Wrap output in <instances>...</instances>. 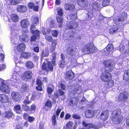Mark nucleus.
<instances>
[{"label": "nucleus", "instance_id": "nucleus-1", "mask_svg": "<svg viewBox=\"0 0 129 129\" xmlns=\"http://www.w3.org/2000/svg\"><path fill=\"white\" fill-rule=\"evenodd\" d=\"M20 68L19 67L17 66L15 67L14 72L10 80L5 81L0 79V83L1 84V86H0V90L6 93H9L10 89L8 87L9 85H11L12 86L17 87L20 82Z\"/></svg>", "mask_w": 129, "mask_h": 129}, {"label": "nucleus", "instance_id": "nucleus-2", "mask_svg": "<svg viewBox=\"0 0 129 129\" xmlns=\"http://www.w3.org/2000/svg\"><path fill=\"white\" fill-rule=\"evenodd\" d=\"M103 63L105 66L106 73L103 74L101 77V80L104 82H107L111 79V75L109 73L113 69L114 66V61L109 60L104 61Z\"/></svg>", "mask_w": 129, "mask_h": 129}, {"label": "nucleus", "instance_id": "nucleus-3", "mask_svg": "<svg viewBox=\"0 0 129 129\" xmlns=\"http://www.w3.org/2000/svg\"><path fill=\"white\" fill-rule=\"evenodd\" d=\"M112 120L114 124H119L123 120V117L121 115L120 109H116L112 113Z\"/></svg>", "mask_w": 129, "mask_h": 129}, {"label": "nucleus", "instance_id": "nucleus-4", "mask_svg": "<svg viewBox=\"0 0 129 129\" xmlns=\"http://www.w3.org/2000/svg\"><path fill=\"white\" fill-rule=\"evenodd\" d=\"M17 27L15 25H13L11 27V39L12 42L13 43V46L16 47L18 42V40L16 37L18 36V31L16 29Z\"/></svg>", "mask_w": 129, "mask_h": 129}, {"label": "nucleus", "instance_id": "nucleus-5", "mask_svg": "<svg viewBox=\"0 0 129 129\" xmlns=\"http://www.w3.org/2000/svg\"><path fill=\"white\" fill-rule=\"evenodd\" d=\"M56 56L55 53L53 56L51 62L49 61H46L44 62L42 67V69L45 70L46 72L49 71H52L53 69V66L55 65Z\"/></svg>", "mask_w": 129, "mask_h": 129}, {"label": "nucleus", "instance_id": "nucleus-6", "mask_svg": "<svg viewBox=\"0 0 129 129\" xmlns=\"http://www.w3.org/2000/svg\"><path fill=\"white\" fill-rule=\"evenodd\" d=\"M95 48L92 43H88L83 48V52L85 54H88L94 52Z\"/></svg>", "mask_w": 129, "mask_h": 129}, {"label": "nucleus", "instance_id": "nucleus-7", "mask_svg": "<svg viewBox=\"0 0 129 129\" xmlns=\"http://www.w3.org/2000/svg\"><path fill=\"white\" fill-rule=\"evenodd\" d=\"M128 96V92L126 90H124L120 93L119 96L118 98L120 101L124 102L127 100Z\"/></svg>", "mask_w": 129, "mask_h": 129}, {"label": "nucleus", "instance_id": "nucleus-8", "mask_svg": "<svg viewBox=\"0 0 129 129\" xmlns=\"http://www.w3.org/2000/svg\"><path fill=\"white\" fill-rule=\"evenodd\" d=\"M79 24L78 22L70 21L68 22L67 24L64 26V28L66 29H75L78 26Z\"/></svg>", "mask_w": 129, "mask_h": 129}, {"label": "nucleus", "instance_id": "nucleus-9", "mask_svg": "<svg viewBox=\"0 0 129 129\" xmlns=\"http://www.w3.org/2000/svg\"><path fill=\"white\" fill-rule=\"evenodd\" d=\"M39 4L38 2L36 3V4L35 5V4L33 3H30L28 4V6L29 9H32L35 11L37 12L39 10Z\"/></svg>", "mask_w": 129, "mask_h": 129}, {"label": "nucleus", "instance_id": "nucleus-10", "mask_svg": "<svg viewBox=\"0 0 129 129\" xmlns=\"http://www.w3.org/2000/svg\"><path fill=\"white\" fill-rule=\"evenodd\" d=\"M32 73L30 71H27L25 72L21 76L22 79L24 80L26 79H30L32 77Z\"/></svg>", "mask_w": 129, "mask_h": 129}, {"label": "nucleus", "instance_id": "nucleus-11", "mask_svg": "<svg viewBox=\"0 0 129 129\" xmlns=\"http://www.w3.org/2000/svg\"><path fill=\"white\" fill-rule=\"evenodd\" d=\"M20 24L22 27L26 28L28 26L29 24V23L27 19H25L21 21Z\"/></svg>", "mask_w": 129, "mask_h": 129}, {"label": "nucleus", "instance_id": "nucleus-12", "mask_svg": "<svg viewBox=\"0 0 129 129\" xmlns=\"http://www.w3.org/2000/svg\"><path fill=\"white\" fill-rule=\"evenodd\" d=\"M12 99L16 101H18L20 100V96L18 92H13L11 94Z\"/></svg>", "mask_w": 129, "mask_h": 129}, {"label": "nucleus", "instance_id": "nucleus-13", "mask_svg": "<svg viewBox=\"0 0 129 129\" xmlns=\"http://www.w3.org/2000/svg\"><path fill=\"white\" fill-rule=\"evenodd\" d=\"M108 116L109 113L108 111H103L101 115V119L103 121H105L108 119Z\"/></svg>", "mask_w": 129, "mask_h": 129}, {"label": "nucleus", "instance_id": "nucleus-14", "mask_svg": "<svg viewBox=\"0 0 129 129\" xmlns=\"http://www.w3.org/2000/svg\"><path fill=\"white\" fill-rule=\"evenodd\" d=\"M25 46V45L22 44H20L16 46L15 48L17 51L18 52H23L24 50Z\"/></svg>", "mask_w": 129, "mask_h": 129}, {"label": "nucleus", "instance_id": "nucleus-15", "mask_svg": "<svg viewBox=\"0 0 129 129\" xmlns=\"http://www.w3.org/2000/svg\"><path fill=\"white\" fill-rule=\"evenodd\" d=\"M34 35L32 36L30 38L31 41H35V40L39 37V31L38 30H36L32 33Z\"/></svg>", "mask_w": 129, "mask_h": 129}, {"label": "nucleus", "instance_id": "nucleus-16", "mask_svg": "<svg viewBox=\"0 0 129 129\" xmlns=\"http://www.w3.org/2000/svg\"><path fill=\"white\" fill-rule=\"evenodd\" d=\"M16 9L17 11L20 13H23L27 10V7L24 5H18L17 6Z\"/></svg>", "mask_w": 129, "mask_h": 129}, {"label": "nucleus", "instance_id": "nucleus-17", "mask_svg": "<svg viewBox=\"0 0 129 129\" xmlns=\"http://www.w3.org/2000/svg\"><path fill=\"white\" fill-rule=\"evenodd\" d=\"M94 112L93 111L88 110L86 111L85 112V115L87 118H90L94 115Z\"/></svg>", "mask_w": 129, "mask_h": 129}, {"label": "nucleus", "instance_id": "nucleus-18", "mask_svg": "<svg viewBox=\"0 0 129 129\" xmlns=\"http://www.w3.org/2000/svg\"><path fill=\"white\" fill-rule=\"evenodd\" d=\"M82 124L87 129L93 128L92 129H98V127L95 126L94 125L91 123H87L84 121H83Z\"/></svg>", "mask_w": 129, "mask_h": 129}, {"label": "nucleus", "instance_id": "nucleus-19", "mask_svg": "<svg viewBox=\"0 0 129 129\" xmlns=\"http://www.w3.org/2000/svg\"><path fill=\"white\" fill-rule=\"evenodd\" d=\"M0 101L2 103H6L8 102V96L5 94H0Z\"/></svg>", "mask_w": 129, "mask_h": 129}, {"label": "nucleus", "instance_id": "nucleus-20", "mask_svg": "<svg viewBox=\"0 0 129 129\" xmlns=\"http://www.w3.org/2000/svg\"><path fill=\"white\" fill-rule=\"evenodd\" d=\"M77 4L80 7H84L88 5V2L86 0H77Z\"/></svg>", "mask_w": 129, "mask_h": 129}, {"label": "nucleus", "instance_id": "nucleus-21", "mask_svg": "<svg viewBox=\"0 0 129 129\" xmlns=\"http://www.w3.org/2000/svg\"><path fill=\"white\" fill-rule=\"evenodd\" d=\"M54 89V87L52 85H49L48 86L47 88V92L48 94V96L50 98H51L52 96L51 94L52 93Z\"/></svg>", "mask_w": 129, "mask_h": 129}, {"label": "nucleus", "instance_id": "nucleus-22", "mask_svg": "<svg viewBox=\"0 0 129 129\" xmlns=\"http://www.w3.org/2000/svg\"><path fill=\"white\" fill-rule=\"evenodd\" d=\"M74 74L71 70L67 72L65 76L67 79H71L74 77Z\"/></svg>", "mask_w": 129, "mask_h": 129}, {"label": "nucleus", "instance_id": "nucleus-23", "mask_svg": "<svg viewBox=\"0 0 129 129\" xmlns=\"http://www.w3.org/2000/svg\"><path fill=\"white\" fill-rule=\"evenodd\" d=\"M126 14L124 12V15H122L121 17V18H120H120L117 17V18H116V21H115V20H114V22L116 24H118V22H117L116 21L117 20V21L118 22H121L122 21H123L126 18Z\"/></svg>", "mask_w": 129, "mask_h": 129}, {"label": "nucleus", "instance_id": "nucleus-24", "mask_svg": "<svg viewBox=\"0 0 129 129\" xmlns=\"http://www.w3.org/2000/svg\"><path fill=\"white\" fill-rule=\"evenodd\" d=\"M20 40L22 41L27 42L29 39V37L24 33L22 35L20 36Z\"/></svg>", "mask_w": 129, "mask_h": 129}, {"label": "nucleus", "instance_id": "nucleus-25", "mask_svg": "<svg viewBox=\"0 0 129 129\" xmlns=\"http://www.w3.org/2000/svg\"><path fill=\"white\" fill-rule=\"evenodd\" d=\"M61 57L62 59V60L60 61L59 63V66L61 68H63L64 66L66 64V63L64 62V57L63 54H61Z\"/></svg>", "mask_w": 129, "mask_h": 129}, {"label": "nucleus", "instance_id": "nucleus-26", "mask_svg": "<svg viewBox=\"0 0 129 129\" xmlns=\"http://www.w3.org/2000/svg\"><path fill=\"white\" fill-rule=\"evenodd\" d=\"M75 8V6L72 4H67L64 6V8L66 10H74Z\"/></svg>", "mask_w": 129, "mask_h": 129}, {"label": "nucleus", "instance_id": "nucleus-27", "mask_svg": "<svg viewBox=\"0 0 129 129\" xmlns=\"http://www.w3.org/2000/svg\"><path fill=\"white\" fill-rule=\"evenodd\" d=\"M68 53L71 56H73L74 55L75 51H74V48L72 47L68 48L67 50Z\"/></svg>", "mask_w": 129, "mask_h": 129}, {"label": "nucleus", "instance_id": "nucleus-28", "mask_svg": "<svg viewBox=\"0 0 129 129\" xmlns=\"http://www.w3.org/2000/svg\"><path fill=\"white\" fill-rule=\"evenodd\" d=\"M13 114L11 110L6 111L4 114V115L5 117L7 118H9L12 116Z\"/></svg>", "mask_w": 129, "mask_h": 129}, {"label": "nucleus", "instance_id": "nucleus-29", "mask_svg": "<svg viewBox=\"0 0 129 129\" xmlns=\"http://www.w3.org/2000/svg\"><path fill=\"white\" fill-rule=\"evenodd\" d=\"M11 18L12 21L16 22L18 21L19 17L16 14H13L11 15Z\"/></svg>", "mask_w": 129, "mask_h": 129}, {"label": "nucleus", "instance_id": "nucleus-30", "mask_svg": "<svg viewBox=\"0 0 129 129\" xmlns=\"http://www.w3.org/2000/svg\"><path fill=\"white\" fill-rule=\"evenodd\" d=\"M29 87L26 84H23L21 86V91L27 92L29 90Z\"/></svg>", "mask_w": 129, "mask_h": 129}, {"label": "nucleus", "instance_id": "nucleus-31", "mask_svg": "<svg viewBox=\"0 0 129 129\" xmlns=\"http://www.w3.org/2000/svg\"><path fill=\"white\" fill-rule=\"evenodd\" d=\"M75 94L80 93L82 91L81 87L80 86H78V87H76L75 89L73 90Z\"/></svg>", "mask_w": 129, "mask_h": 129}, {"label": "nucleus", "instance_id": "nucleus-32", "mask_svg": "<svg viewBox=\"0 0 129 129\" xmlns=\"http://www.w3.org/2000/svg\"><path fill=\"white\" fill-rule=\"evenodd\" d=\"M26 67L28 69H32L34 67V64L31 61H28L26 64Z\"/></svg>", "mask_w": 129, "mask_h": 129}, {"label": "nucleus", "instance_id": "nucleus-33", "mask_svg": "<svg viewBox=\"0 0 129 129\" xmlns=\"http://www.w3.org/2000/svg\"><path fill=\"white\" fill-rule=\"evenodd\" d=\"M14 109L17 113L20 114L21 113V107L20 105H18L15 106Z\"/></svg>", "mask_w": 129, "mask_h": 129}, {"label": "nucleus", "instance_id": "nucleus-34", "mask_svg": "<svg viewBox=\"0 0 129 129\" xmlns=\"http://www.w3.org/2000/svg\"><path fill=\"white\" fill-rule=\"evenodd\" d=\"M118 28L117 26H114L112 27L110 30L109 33L111 34H112L117 32Z\"/></svg>", "mask_w": 129, "mask_h": 129}, {"label": "nucleus", "instance_id": "nucleus-35", "mask_svg": "<svg viewBox=\"0 0 129 129\" xmlns=\"http://www.w3.org/2000/svg\"><path fill=\"white\" fill-rule=\"evenodd\" d=\"M123 79L126 81H127L129 79V70L126 71L124 72Z\"/></svg>", "mask_w": 129, "mask_h": 129}, {"label": "nucleus", "instance_id": "nucleus-36", "mask_svg": "<svg viewBox=\"0 0 129 129\" xmlns=\"http://www.w3.org/2000/svg\"><path fill=\"white\" fill-rule=\"evenodd\" d=\"M49 55V51L48 50L46 49L43 51L41 55V58L44 57L48 56Z\"/></svg>", "mask_w": 129, "mask_h": 129}, {"label": "nucleus", "instance_id": "nucleus-37", "mask_svg": "<svg viewBox=\"0 0 129 129\" xmlns=\"http://www.w3.org/2000/svg\"><path fill=\"white\" fill-rule=\"evenodd\" d=\"M74 123L71 121L67 122L66 124V128L67 129H72Z\"/></svg>", "mask_w": 129, "mask_h": 129}, {"label": "nucleus", "instance_id": "nucleus-38", "mask_svg": "<svg viewBox=\"0 0 129 129\" xmlns=\"http://www.w3.org/2000/svg\"><path fill=\"white\" fill-rule=\"evenodd\" d=\"M57 22L60 23V24L59 25V27H61L62 26V18L61 17L57 16Z\"/></svg>", "mask_w": 129, "mask_h": 129}, {"label": "nucleus", "instance_id": "nucleus-39", "mask_svg": "<svg viewBox=\"0 0 129 129\" xmlns=\"http://www.w3.org/2000/svg\"><path fill=\"white\" fill-rule=\"evenodd\" d=\"M31 19L32 21V22L34 24H36L39 21L38 18L34 16H32Z\"/></svg>", "mask_w": 129, "mask_h": 129}, {"label": "nucleus", "instance_id": "nucleus-40", "mask_svg": "<svg viewBox=\"0 0 129 129\" xmlns=\"http://www.w3.org/2000/svg\"><path fill=\"white\" fill-rule=\"evenodd\" d=\"M19 3V1L17 0H11L10 1L9 4L8 3V5H15Z\"/></svg>", "mask_w": 129, "mask_h": 129}, {"label": "nucleus", "instance_id": "nucleus-41", "mask_svg": "<svg viewBox=\"0 0 129 129\" xmlns=\"http://www.w3.org/2000/svg\"><path fill=\"white\" fill-rule=\"evenodd\" d=\"M21 57L26 58L29 57L30 56V53H22L21 54H20Z\"/></svg>", "mask_w": 129, "mask_h": 129}, {"label": "nucleus", "instance_id": "nucleus-42", "mask_svg": "<svg viewBox=\"0 0 129 129\" xmlns=\"http://www.w3.org/2000/svg\"><path fill=\"white\" fill-rule=\"evenodd\" d=\"M69 18L71 20H75L77 18L76 14L73 15L72 14H70L69 16L67 17V18Z\"/></svg>", "mask_w": 129, "mask_h": 129}, {"label": "nucleus", "instance_id": "nucleus-43", "mask_svg": "<svg viewBox=\"0 0 129 129\" xmlns=\"http://www.w3.org/2000/svg\"><path fill=\"white\" fill-rule=\"evenodd\" d=\"M45 105L51 109L52 106V103L51 101L48 100L46 102Z\"/></svg>", "mask_w": 129, "mask_h": 129}, {"label": "nucleus", "instance_id": "nucleus-44", "mask_svg": "<svg viewBox=\"0 0 129 129\" xmlns=\"http://www.w3.org/2000/svg\"><path fill=\"white\" fill-rule=\"evenodd\" d=\"M113 48L112 45L111 44H108L106 47L107 50L108 51H111Z\"/></svg>", "mask_w": 129, "mask_h": 129}, {"label": "nucleus", "instance_id": "nucleus-45", "mask_svg": "<svg viewBox=\"0 0 129 129\" xmlns=\"http://www.w3.org/2000/svg\"><path fill=\"white\" fill-rule=\"evenodd\" d=\"M92 6V7L95 9H97L99 6V4L97 2H95L94 3H93Z\"/></svg>", "mask_w": 129, "mask_h": 129}, {"label": "nucleus", "instance_id": "nucleus-46", "mask_svg": "<svg viewBox=\"0 0 129 129\" xmlns=\"http://www.w3.org/2000/svg\"><path fill=\"white\" fill-rule=\"evenodd\" d=\"M52 122L54 125L56 124V117L55 115H54L52 118Z\"/></svg>", "mask_w": 129, "mask_h": 129}, {"label": "nucleus", "instance_id": "nucleus-47", "mask_svg": "<svg viewBox=\"0 0 129 129\" xmlns=\"http://www.w3.org/2000/svg\"><path fill=\"white\" fill-rule=\"evenodd\" d=\"M48 21H50V26L52 28L54 26V20L52 19H51L50 18H49L47 20V21L48 22Z\"/></svg>", "mask_w": 129, "mask_h": 129}, {"label": "nucleus", "instance_id": "nucleus-48", "mask_svg": "<svg viewBox=\"0 0 129 129\" xmlns=\"http://www.w3.org/2000/svg\"><path fill=\"white\" fill-rule=\"evenodd\" d=\"M108 81V85L109 87H112L113 86L114 83L113 80L110 79Z\"/></svg>", "mask_w": 129, "mask_h": 129}, {"label": "nucleus", "instance_id": "nucleus-49", "mask_svg": "<svg viewBox=\"0 0 129 129\" xmlns=\"http://www.w3.org/2000/svg\"><path fill=\"white\" fill-rule=\"evenodd\" d=\"M109 0H104L102 3L103 6L104 7L108 6L109 4Z\"/></svg>", "mask_w": 129, "mask_h": 129}, {"label": "nucleus", "instance_id": "nucleus-50", "mask_svg": "<svg viewBox=\"0 0 129 129\" xmlns=\"http://www.w3.org/2000/svg\"><path fill=\"white\" fill-rule=\"evenodd\" d=\"M28 99V98L27 96L24 101L23 103L25 104H29L31 103V101H29Z\"/></svg>", "mask_w": 129, "mask_h": 129}, {"label": "nucleus", "instance_id": "nucleus-51", "mask_svg": "<svg viewBox=\"0 0 129 129\" xmlns=\"http://www.w3.org/2000/svg\"><path fill=\"white\" fill-rule=\"evenodd\" d=\"M52 35L54 37H57L58 34V31L56 30H52Z\"/></svg>", "mask_w": 129, "mask_h": 129}, {"label": "nucleus", "instance_id": "nucleus-52", "mask_svg": "<svg viewBox=\"0 0 129 129\" xmlns=\"http://www.w3.org/2000/svg\"><path fill=\"white\" fill-rule=\"evenodd\" d=\"M78 101L77 99H76L75 98L72 99L70 101V103L72 104H76L78 102Z\"/></svg>", "mask_w": 129, "mask_h": 129}, {"label": "nucleus", "instance_id": "nucleus-53", "mask_svg": "<svg viewBox=\"0 0 129 129\" xmlns=\"http://www.w3.org/2000/svg\"><path fill=\"white\" fill-rule=\"evenodd\" d=\"M124 46H122V48H120V51L121 52H123V53H124V52L125 53H127V54H129V49L128 50V51H125V49H124Z\"/></svg>", "mask_w": 129, "mask_h": 129}, {"label": "nucleus", "instance_id": "nucleus-54", "mask_svg": "<svg viewBox=\"0 0 129 129\" xmlns=\"http://www.w3.org/2000/svg\"><path fill=\"white\" fill-rule=\"evenodd\" d=\"M22 108L25 111L29 110V107L26 105V104L23 105L22 106Z\"/></svg>", "mask_w": 129, "mask_h": 129}, {"label": "nucleus", "instance_id": "nucleus-55", "mask_svg": "<svg viewBox=\"0 0 129 129\" xmlns=\"http://www.w3.org/2000/svg\"><path fill=\"white\" fill-rule=\"evenodd\" d=\"M56 43L55 42H52V45L51 46V52H53L54 51L56 46Z\"/></svg>", "mask_w": 129, "mask_h": 129}, {"label": "nucleus", "instance_id": "nucleus-56", "mask_svg": "<svg viewBox=\"0 0 129 129\" xmlns=\"http://www.w3.org/2000/svg\"><path fill=\"white\" fill-rule=\"evenodd\" d=\"M45 38L49 42H51L52 41V38L51 36L48 35L46 36Z\"/></svg>", "mask_w": 129, "mask_h": 129}, {"label": "nucleus", "instance_id": "nucleus-57", "mask_svg": "<svg viewBox=\"0 0 129 129\" xmlns=\"http://www.w3.org/2000/svg\"><path fill=\"white\" fill-rule=\"evenodd\" d=\"M44 123L43 122H41L40 123L39 129H44Z\"/></svg>", "mask_w": 129, "mask_h": 129}, {"label": "nucleus", "instance_id": "nucleus-58", "mask_svg": "<svg viewBox=\"0 0 129 129\" xmlns=\"http://www.w3.org/2000/svg\"><path fill=\"white\" fill-rule=\"evenodd\" d=\"M36 109V107L35 105L33 104L31 106V108L29 110L30 111H35Z\"/></svg>", "mask_w": 129, "mask_h": 129}, {"label": "nucleus", "instance_id": "nucleus-59", "mask_svg": "<svg viewBox=\"0 0 129 129\" xmlns=\"http://www.w3.org/2000/svg\"><path fill=\"white\" fill-rule=\"evenodd\" d=\"M35 29V25L33 24H32L31 25V28L30 29V30L31 32L32 33H33L34 31H35L34 30Z\"/></svg>", "mask_w": 129, "mask_h": 129}, {"label": "nucleus", "instance_id": "nucleus-60", "mask_svg": "<svg viewBox=\"0 0 129 129\" xmlns=\"http://www.w3.org/2000/svg\"><path fill=\"white\" fill-rule=\"evenodd\" d=\"M18 57L17 56V55H14V60L16 64L19 62V61L18 60Z\"/></svg>", "mask_w": 129, "mask_h": 129}, {"label": "nucleus", "instance_id": "nucleus-61", "mask_svg": "<svg viewBox=\"0 0 129 129\" xmlns=\"http://www.w3.org/2000/svg\"><path fill=\"white\" fill-rule=\"evenodd\" d=\"M28 120L29 122H32L34 120L35 118L34 117L30 116H28Z\"/></svg>", "mask_w": 129, "mask_h": 129}, {"label": "nucleus", "instance_id": "nucleus-62", "mask_svg": "<svg viewBox=\"0 0 129 129\" xmlns=\"http://www.w3.org/2000/svg\"><path fill=\"white\" fill-rule=\"evenodd\" d=\"M59 88H60L63 90H64L65 88V86L63 84L60 83L58 85Z\"/></svg>", "mask_w": 129, "mask_h": 129}, {"label": "nucleus", "instance_id": "nucleus-63", "mask_svg": "<svg viewBox=\"0 0 129 129\" xmlns=\"http://www.w3.org/2000/svg\"><path fill=\"white\" fill-rule=\"evenodd\" d=\"M61 110L59 108H58L57 109L56 112V114L57 116V118L58 117Z\"/></svg>", "mask_w": 129, "mask_h": 129}, {"label": "nucleus", "instance_id": "nucleus-64", "mask_svg": "<svg viewBox=\"0 0 129 129\" xmlns=\"http://www.w3.org/2000/svg\"><path fill=\"white\" fill-rule=\"evenodd\" d=\"M58 14L59 16L61 17L62 14V10L61 9H59L58 11Z\"/></svg>", "mask_w": 129, "mask_h": 129}]
</instances>
